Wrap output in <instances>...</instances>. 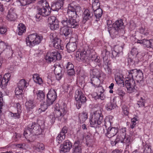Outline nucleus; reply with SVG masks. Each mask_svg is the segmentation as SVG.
<instances>
[{"instance_id":"59","label":"nucleus","mask_w":153,"mask_h":153,"mask_svg":"<svg viewBox=\"0 0 153 153\" xmlns=\"http://www.w3.org/2000/svg\"><path fill=\"white\" fill-rule=\"evenodd\" d=\"M116 93L121 97H122L125 94V93L123 90L120 89L117 90L116 91Z\"/></svg>"},{"instance_id":"34","label":"nucleus","mask_w":153,"mask_h":153,"mask_svg":"<svg viewBox=\"0 0 153 153\" xmlns=\"http://www.w3.org/2000/svg\"><path fill=\"white\" fill-rule=\"evenodd\" d=\"M88 113L83 111L79 116V119L81 123L84 122L88 118Z\"/></svg>"},{"instance_id":"43","label":"nucleus","mask_w":153,"mask_h":153,"mask_svg":"<svg viewBox=\"0 0 153 153\" xmlns=\"http://www.w3.org/2000/svg\"><path fill=\"white\" fill-rule=\"evenodd\" d=\"M37 99L40 101L42 100L45 98L44 93L42 91H39L36 93Z\"/></svg>"},{"instance_id":"6","label":"nucleus","mask_w":153,"mask_h":153,"mask_svg":"<svg viewBox=\"0 0 153 153\" xmlns=\"http://www.w3.org/2000/svg\"><path fill=\"white\" fill-rule=\"evenodd\" d=\"M42 132L40 126L35 123H32L27 126V128L25 131V134H28L31 132L38 136L41 135Z\"/></svg>"},{"instance_id":"38","label":"nucleus","mask_w":153,"mask_h":153,"mask_svg":"<svg viewBox=\"0 0 153 153\" xmlns=\"http://www.w3.org/2000/svg\"><path fill=\"white\" fill-rule=\"evenodd\" d=\"M61 31L65 36H68L72 32L71 30L68 27H63L61 29Z\"/></svg>"},{"instance_id":"5","label":"nucleus","mask_w":153,"mask_h":153,"mask_svg":"<svg viewBox=\"0 0 153 153\" xmlns=\"http://www.w3.org/2000/svg\"><path fill=\"white\" fill-rule=\"evenodd\" d=\"M54 108V116L50 115V117L52 121L54 120L55 118H57L59 120L61 121L66 113L65 108L64 106L60 107L58 103L56 104Z\"/></svg>"},{"instance_id":"19","label":"nucleus","mask_w":153,"mask_h":153,"mask_svg":"<svg viewBox=\"0 0 153 153\" xmlns=\"http://www.w3.org/2000/svg\"><path fill=\"white\" fill-rule=\"evenodd\" d=\"M83 20L82 22L85 23L88 20L91 19L93 16V14L92 12L88 9H85L83 13Z\"/></svg>"},{"instance_id":"10","label":"nucleus","mask_w":153,"mask_h":153,"mask_svg":"<svg viewBox=\"0 0 153 153\" xmlns=\"http://www.w3.org/2000/svg\"><path fill=\"white\" fill-rule=\"evenodd\" d=\"M80 7L79 6H72L70 4L68 7L67 14L68 18H75L76 17L77 13L80 11Z\"/></svg>"},{"instance_id":"18","label":"nucleus","mask_w":153,"mask_h":153,"mask_svg":"<svg viewBox=\"0 0 153 153\" xmlns=\"http://www.w3.org/2000/svg\"><path fill=\"white\" fill-rule=\"evenodd\" d=\"M64 0H57L56 2H52L51 8L54 11H57L63 7Z\"/></svg>"},{"instance_id":"9","label":"nucleus","mask_w":153,"mask_h":153,"mask_svg":"<svg viewBox=\"0 0 153 153\" xmlns=\"http://www.w3.org/2000/svg\"><path fill=\"white\" fill-rule=\"evenodd\" d=\"M45 58L47 62L51 63L52 62H55L56 60H60L61 56L60 53L56 51L48 52Z\"/></svg>"},{"instance_id":"47","label":"nucleus","mask_w":153,"mask_h":153,"mask_svg":"<svg viewBox=\"0 0 153 153\" xmlns=\"http://www.w3.org/2000/svg\"><path fill=\"white\" fill-rule=\"evenodd\" d=\"M131 137L129 136H125V138L123 140V141L120 140V141L121 143H125L127 146H128L131 144Z\"/></svg>"},{"instance_id":"12","label":"nucleus","mask_w":153,"mask_h":153,"mask_svg":"<svg viewBox=\"0 0 153 153\" xmlns=\"http://www.w3.org/2000/svg\"><path fill=\"white\" fill-rule=\"evenodd\" d=\"M50 37L52 41L53 46L55 48L59 50L63 49L64 47L61 44V40L56 37L55 34L51 33Z\"/></svg>"},{"instance_id":"36","label":"nucleus","mask_w":153,"mask_h":153,"mask_svg":"<svg viewBox=\"0 0 153 153\" xmlns=\"http://www.w3.org/2000/svg\"><path fill=\"white\" fill-rule=\"evenodd\" d=\"M33 79L34 81L36 83L40 85L43 83L42 78L40 77L38 74H34L33 75Z\"/></svg>"},{"instance_id":"8","label":"nucleus","mask_w":153,"mask_h":153,"mask_svg":"<svg viewBox=\"0 0 153 153\" xmlns=\"http://www.w3.org/2000/svg\"><path fill=\"white\" fill-rule=\"evenodd\" d=\"M75 98L77 102L76 106L78 109L81 107L82 104L86 102L87 100L85 94L79 90L76 91Z\"/></svg>"},{"instance_id":"20","label":"nucleus","mask_w":153,"mask_h":153,"mask_svg":"<svg viewBox=\"0 0 153 153\" xmlns=\"http://www.w3.org/2000/svg\"><path fill=\"white\" fill-rule=\"evenodd\" d=\"M25 105L28 112L32 113L33 110L36 106V103L33 100H27L25 103Z\"/></svg>"},{"instance_id":"62","label":"nucleus","mask_w":153,"mask_h":153,"mask_svg":"<svg viewBox=\"0 0 153 153\" xmlns=\"http://www.w3.org/2000/svg\"><path fill=\"white\" fill-rule=\"evenodd\" d=\"M67 70L74 69V66L73 64L70 62H68L66 67Z\"/></svg>"},{"instance_id":"17","label":"nucleus","mask_w":153,"mask_h":153,"mask_svg":"<svg viewBox=\"0 0 153 153\" xmlns=\"http://www.w3.org/2000/svg\"><path fill=\"white\" fill-rule=\"evenodd\" d=\"M54 67V73L56 75V79L58 80H59L62 77V69L59 65H56Z\"/></svg>"},{"instance_id":"35","label":"nucleus","mask_w":153,"mask_h":153,"mask_svg":"<svg viewBox=\"0 0 153 153\" xmlns=\"http://www.w3.org/2000/svg\"><path fill=\"white\" fill-rule=\"evenodd\" d=\"M51 105H48L47 102L41 103L40 104V108L38 109L39 112H41L42 111H44L48 108V106Z\"/></svg>"},{"instance_id":"53","label":"nucleus","mask_w":153,"mask_h":153,"mask_svg":"<svg viewBox=\"0 0 153 153\" xmlns=\"http://www.w3.org/2000/svg\"><path fill=\"white\" fill-rule=\"evenodd\" d=\"M78 37L76 35H74V36L72 37L70 39V41L69 42H72L73 43H75L76 45L78 42Z\"/></svg>"},{"instance_id":"7","label":"nucleus","mask_w":153,"mask_h":153,"mask_svg":"<svg viewBox=\"0 0 153 153\" xmlns=\"http://www.w3.org/2000/svg\"><path fill=\"white\" fill-rule=\"evenodd\" d=\"M105 126L106 128V136L108 138L114 136L117 133L118 129L117 128L110 127L111 123L109 119H106L105 120Z\"/></svg>"},{"instance_id":"26","label":"nucleus","mask_w":153,"mask_h":153,"mask_svg":"<svg viewBox=\"0 0 153 153\" xmlns=\"http://www.w3.org/2000/svg\"><path fill=\"white\" fill-rule=\"evenodd\" d=\"M24 135L25 137L30 142H33L35 140L36 138V135H35L32 132L30 133H28V134H25L24 131Z\"/></svg>"},{"instance_id":"23","label":"nucleus","mask_w":153,"mask_h":153,"mask_svg":"<svg viewBox=\"0 0 153 153\" xmlns=\"http://www.w3.org/2000/svg\"><path fill=\"white\" fill-rule=\"evenodd\" d=\"M123 48L121 46L115 45L114 50L112 51V54L113 58H116L119 56V54L122 52Z\"/></svg>"},{"instance_id":"58","label":"nucleus","mask_w":153,"mask_h":153,"mask_svg":"<svg viewBox=\"0 0 153 153\" xmlns=\"http://www.w3.org/2000/svg\"><path fill=\"white\" fill-rule=\"evenodd\" d=\"M21 5L22 6H25L27 4H29L30 3H29V0H19Z\"/></svg>"},{"instance_id":"29","label":"nucleus","mask_w":153,"mask_h":153,"mask_svg":"<svg viewBox=\"0 0 153 153\" xmlns=\"http://www.w3.org/2000/svg\"><path fill=\"white\" fill-rule=\"evenodd\" d=\"M116 106V104L113 101H110L106 104L105 108L107 111H109L114 109Z\"/></svg>"},{"instance_id":"40","label":"nucleus","mask_w":153,"mask_h":153,"mask_svg":"<svg viewBox=\"0 0 153 153\" xmlns=\"http://www.w3.org/2000/svg\"><path fill=\"white\" fill-rule=\"evenodd\" d=\"M45 148L44 145L42 143H38L34 146V149L38 152L42 151Z\"/></svg>"},{"instance_id":"48","label":"nucleus","mask_w":153,"mask_h":153,"mask_svg":"<svg viewBox=\"0 0 153 153\" xmlns=\"http://www.w3.org/2000/svg\"><path fill=\"white\" fill-rule=\"evenodd\" d=\"M109 54V52L105 49L104 50L102 53V56L104 61H106L108 58V56Z\"/></svg>"},{"instance_id":"49","label":"nucleus","mask_w":153,"mask_h":153,"mask_svg":"<svg viewBox=\"0 0 153 153\" xmlns=\"http://www.w3.org/2000/svg\"><path fill=\"white\" fill-rule=\"evenodd\" d=\"M23 90L22 89H21L19 87L17 86V87H16L15 88V94L16 96H19V97H22V93L23 92Z\"/></svg>"},{"instance_id":"2","label":"nucleus","mask_w":153,"mask_h":153,"mask_svg":"<svg viewBox=\"0 0 153 153\" xmlns=\"http://www.w3.org/2000/svg\"><path fill=\"white\" fill-rule=\"evenodd\" d=\"M38 4L40 5L37 7V13L35 17L39 20L41 19V16H46L50 15L51 8L46 0H41L39 2Z\"/></svg>"},{"instance_id":"28","label":"nucleus","mask_w":153,"mask_h":153,"mask_svg":"<svg viewBox=\"0 0 153 153\" xmlns=\"http://www.w3.org/2000/svg\"><path fill=\"white\" fill-rule=\"evenodd\" d=\"M26 31V27L24 24L20 23L18 26V34L19 35H22Z\"/></svg>"},{"instance_id":"42","label":"nucleus","mask_w":153,"mask_h":153,"mask_svg":"<svg viewBox=\"0 0 153 153\" xmlns=\"http://www.w3.org/2000/svg\"><path fill=\"white\" fill-rule=\"evenodd\" d=\"M100 6L99 0H93L92 4V7L93 10L100 9Z\"/></svg>"},{"instance_id":"16","label":"nucleus","mask_w":153,"mask_h":153,"mask_svg":"<svg viewBox=\"0 0 153 153\" xmlns=\"http://www.w3.org/2000/svg\"><path fill=\"white\" fill-rule=\"evenodd\" d=\"M10 74H6L2 78V76H0V86L1 88L5 87L7 85L10 80Z\"/></svg>"},{"instance_id":"4","label":"nucleus","mask_w":153,"mask_h":153,"mask_svg":"<svg viewBox=\"0 0 153 153\" xmlns=\"http://www.w3.org/2000/svg\"><path fill=\"white\" fill-rule=\"evenodd\" d=\"M42 38V36L38 34L37 33L31 34L29 35L26 38V43L27 46L32 47L39 44Z\"/></svg>"},{"instance_id":"55","label":"nucleus","mask_w":153,"mask_h":153,"mask_svg":"<svg viewBox=\"0 0 153 153\" xmlns=\"http://www.w3.org/2000/svg\"><path fill=\"white\" fill-rule=\"evenodd\" d=\"M131 123L130 124V127L131 128H133L136 125V122L137 121V118L135 117H134L131 119Z\"/></svg>"},{"instance_id":"14","label":"nucleus","mask_w":153,"mask_h":153,"mask_svg":"<svg viewBox=\"0 0 153 153\" xmlns=\"http://www.w3.org/2000/svg\"><path fill=\"white\" fill-rule=\"evenodd\" d=\"M72 146V144L69 140H65L60 145L59 149L60 153H64L69 152Z\"/></svg>"},{"instance_id":"1","label":"nucleus","mask_w":153,"mask_h":153,"mask_svg":"<svg viewBox=\"0 0 153 153\" xmlns=\"http://www.w3.org/2000/svg\"><path fill=\"white\" fill-rule=\"evenodd\" d=\"M138 71L139 70L135 69L128 71V76L126 78L125 83L126 86L129 93H131L134 91L135 90L134 79L137 77Z\"/></svg>"},{"instance_id":"50","label":"nucleus","mask_w":153,"mask_h":153,"mask_svg":"<svg viewBox=\"0 0 153 153\" xmlns=\"http://www.w3.org/2000/svg\"><path fill=\"white\" fill-rule=\"evenodd\" d=\"M65 135H64V134H62L59 133L56 137V140L57 141H58V143H61L64 139H65Z\"/></svg>"},{"instance_id":"61","label":"nucleus","mask_w":153,"mask_h":153,"mask_svg":"<svg viewBox=\"0 0 153 153\" xmlns=\"http://www.w3.org/2000/svg\"><path fill=\"white\" fill-rule=\"evenodd\" d=\"M6 47V45L3 42L1 41L0 42V51L2 52L3 51Z\"/></svg>"},{"instance_id":"45","label":"nucleus","mask_w":153,"mask_h":153,"mask_svg":"<svg viewBox=\"0 0 153 153\" xmlns=\"http://www.w3.org/2000/svg\"><path fill=\"white\" fill-rule=\"evenodd\" d=\"M50 29L52 30H55L58 29L59 27V22L57 21L51 23V24H48Z\"/></svg>"},{"instance_id":"52","label":"nucleus","mask_w":153,"mask_h":153,"mask_svg":"<svg viewBox=\"0 0 153 153\" xmlns=\"http://www.w3.org/2000/svg\"><path fill=\"white\" fill-rule=\"evenodd\" d=\"M57 21V22H59L55 16H51L49 17L48 18V24H51L53 22Z\"/></svg>"},{"instance_id":"54","label":"nucleus","mask_w":153,"mask_h":153,"mask_svg":"<svg viewBox=\"0 0 153 153\" xmlns=\"http://www.w3.org/2000/svg\"><path fill=\"white\" fill-rule=\"evenodd\" d=\"M73 87L72 85H67L65 89V91L67 93L73 92Z\"/></svg>"},{"instance_id":"39","label":"nucleus","mask_w":153,"mask_h":153,"mask_svg":"<svg viewBox=\"0 0 153 153\" xmlns=\"http://www.w3.org/2000/svg\"><path fill=\"white\" fill-rule=\"evenodd\" d=\"M115 79L117 83L118 84L123 82V76L120 74L117 73L115 75Z\"/></svg>"},{"instance_id":"46","label":"nucleus","mask_w":153,"mask_h":153,"mask_svg":"<svg viewBox=\"0 0 153 153\" xmlns=\"http://www.w3.org/2000/svg\"><path fill=\"white\" fill-rule=\"evenodd\" d=\"M22 112V110L20 109L18 110L17 113H13L12 112L10 113V115L12 117H13L15 119H18L20 117V114Z\"/></svg>"},{"instance_id":"25","label":"nucleus","mask_w":153,"mask_h":153,"mask_svg":"<svg viewBox=\"0 0 153 153\" xmlns=\"http://www.w3.org/2000/svg\"><path fill=\"white\" fill-rule=\"evenodd\" d=\"M77 48L76 44L75 43H73L72 42L68 43L66 46L68 52L71 53L74 51Z\"/></svg>"},{"instance_id":"57","label":"nucleus","mask_w":153,"mask_h":153,"mask_svg":"<svg viewBox=\"0 0 153 153\" xmlns=\"http://www.w3.org/2000/svg\"><path fill=\"white\" fill-rule=\"evenodd\" d=\"M145 101L144 99L141 97L140 100L138 101L137 104L139 105V107L144 106L145 105Z\"/></svg>"},{"instance_id":"56","label":"nucleus","mask_w":153,"mask_h":153,"mask_svg":"<svg viewBox=\"0 0 153 153\" xmlns=\"http://www.w3.org/2000/svg\"><path fill=\"white\" fill-rule=\"evenodd\" d=\"M123 112L124 115L128 116L129 114L128 108L125 105L123 106Z\"/></svg>"},{"instance_id":"3","label":"nucleus","mask_w":153,"mask_h":153,"mask_svg":"<svg viewBox=\"0 0 153 153\" xmlns=\"http://www.w3.org/2000/svg\"><path fill=\"white\" fill-rule=\"evenodd\" d=\"M103 120V116L100 111L97 110L91 113L89 121L91 126L99 128Z\"/></svg>"},{"instance_id":"22","label":"nucleus","mask_w":153,"mask_h":153,"mask_svg":"<svg viewBox=\"0 0 153 153\" xmlns=\"http://www.w3.org/2000/svg\"><path fill=\"white\" fill-rule=\"evenodd\" d=\"M17 15L14 11V9L13 8H10L7 16V19L10 21H15Z\"/></svg>"},{"instance_id":"41","label":"nucleus","mask_w":153,"mask_h":153,"mask_svg":"<svg viewBox=\"0 0 153 153\" xmlns=\"http://www.w3.org/2000/svg\"><path fill=\"white\" fill-rule=\"evenodd\" d=\"M137 75V77L135 78L134 80H136L137 82H139L143 80V74L142 71L139 70Z\"/></svg>"},{"instance_id":"13","label":"nucleus","mask_w":153,"mask_h":153,"mask_svg":"<svg viewBox=\"0 0 153 153\" xmlns=\"http://www.w3.org/2000/svg\"><path fill=\"white\" fill-rule=\"evenodd\" d=\"M88 51L83 50L81 51H77L75 56L77 59H80L83 62H86L88 60Z\"/></svg>"},{"instance_id":"60","label":"nucleus","mask_w":153,"mask_h":153,"mask_svg":"<svg viewBox=\"0 0 153 153\" xmlns=\"http://www.w3.org/2000/svg\"><path fill=\"white\" fill-rule=\"evenodd\" d=\"M131 53L133 56H136L138 54V52L136 48H132Z\"/></svg>"},{"instance_id":"51","label":"nucleus","mask_w":153,"mask_h":153,"mask_svg":"<svg viewBox=\"0 0 153 153\" xmlns=\"http://www.w3.org/2000/svg\"><path fill=\"white\" fill-rule=\"evenodd\" d=\"M84 138V134L82 133H80L78 135L77 140L75 142L81 144Z\"/></svg>"},{"instance_id":"33","label":"nucleus","mask_w":153,"mask_h":153,"mask_svg":"<svg viewBox=\"0 0 153 153\" xmlns=\"http://www.w3.org/2000/svg\"><path fill=\"white\" fill-rule=\"evenodd\" d=\"M81 144L74 143L73 148V153H81L82 149L80 146Z\"/></svg>"},{"instance_id":"11","label":"nucleus","mask_w":153,"mask_h":153,"mask_svg":"<svg viewBox=\"0 0 153 153\" xmlns=\"http://www.w3.org/2000/svg\"><path fill=\"white\" fill-rule=\"evenodd\" d=\"M61 23L64 26L71 28H77L79 25L78 22L72 18H67L66 20H62Z\"/></svg>"},{"instance_id":"64","label":"nucleus","mask_w":153,"mask_h":153,"mask_svg":"<svg viewBox=\"0 0 153 153\" xmlns=\"http://www.w3.org/2000/svg\"><path fill=\"white\" fill-rule=\"evenodd\" d=\"M68 131V128L65 126L62 129L60 134H64V135H65V134L67 133Z\"/></svg>"},{"instance_id":"30","label":"nucleus","mask_w":153,"mask_h":153,"mask_svg":"<svg viewBox=\"0 0 153 153\" xmlns=\"http://www.w3.org/2000/svg\"><path fill=\"white\" fill-rule=\"evenodd\" d=\"M100 78L93 77L91 79V83L93 86L95 87H98L100 85Z\"/></svg>"},{"instance_id":"32","label":"nucleus","mask_w":153,"mask_h":153,"mask_svg":"<svg viewBox=\"0 0 153 153\" xmlns=\"http://www.w3.org/2000/svg\"><path fill=\"white\" fill-rule=\"evenodd\" d=\"M28 85V83L26 82L24 79H22L20 80L18 83L17 86L20 88L21 89L24 90L26 88Z\"/></svg>"},{"instance_id":"37","label":"nucleus","mask_w":153,"mask_h":153,"mask_svg":"<svg viewBox=\"0 0 153 153\" xmlns=\"http://www.w3.org/2000/svg\"><path fill=\"white\" fill-rule=\"evenodd\" d=\"M137 42L143 44L145 47L149 48L150 46V39L149 40L144 39L141 40H138Z\"/></svg>"},{"instance_id":"24","label":"nucleus","mask_w":153,"mask_h":153,"mask_svg":"<svg viewBox=\"0 0 153 153\" xmlns=\"http://www.w3.org/2000/svg\"><path fill=\"white\" fill-rule=\"evenodd\" d=\"M108 31L111 37L113 39L117 37L118 35L120 30L118 29L113 26L111 28H108Z\"/></svg>"},{"instance_id":"63","label":"nucleus","mask_w":153,"mask_h":153,"mask_svg":"<svg viewBox=\"0 0 153 153\" xmlns=\"http://www.w3.org/2000/svg\"><path fill=\"white\" fill-rule=\"evenodd\" d=\"M95 97L97 99H100L101 100H103L104 99L105 97L104 96L103 92H100V94L99 95L97 94Z\"/></svg>"},{"instance_id":"44","label":"nucleus","mask_w":153,"mask_h":153,"mask_svg":"<svg viewBox=\"0 0 153 153\" xmlns=\"http://www.w3.org/2000/svg\"><path fill=\"white\" fill-rule=\"evenodd\" d=\"M90 73L91 74H92L94 76V77L98 78H100L101 77L100 72L97 69H95L91 70Z\"/></svg>"},{"instance_id":"27","label":"nucleus","mask_w":153,"mask_h":153,"mask_svg":"<svg viewBox=\"0 0 153 153\" xmlns=\"http://www.w3.org/2000/svg\"><path fill=\"white\" fill-rule=\"evenodd\" d=\"M94 16L96 18V21H98L100 20V18H101L102 15V11L101 9H98L94 10Z\"/></svg>"},{"instance_id":"15","label":"nucleus","mask_w":153,"mask_h":153,"mask_svg":"<svg viewBox=\"0 0 153 153\" xmlns=\"http://www.w3.org/2000/svg\"><path fill=\"white\" fill-rule=\"evenodd\" d=\"M57 97V93L55 90L51 89L47 95V99L48 105H52Z\"/></svg>"},{"instance_id":"31","label":"nucleus","mask_w":153,"mask_h":153,"mask_svg":"<svg viewBox=\"0 0 153 153\" xmlns=\"http://www.w3.org/2000/svg\"><path fill=\"white\" fill-rule=\"evenodd\" d=\"M123 21L121 20H117L113 24V26L119 30L121 29H123Z\"/></svg>"},{"instance_id":"21","label":"nucleus","mask_w":153,"mask_h":153,"mask_svg":"<svg viewBox=\"0 0 153 153\" xmlns=\"http://www.w3.org/2000/svg\"><path fill=\"white\" fill-rule=\"evenodd\" d=\"M118 134L117 136V141H123L125 138L126 134V128H124L118 130Z\"/></svg>"}]
</instances>
